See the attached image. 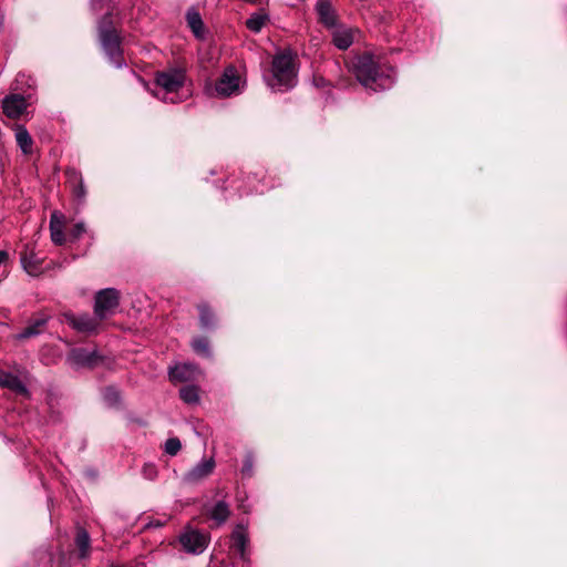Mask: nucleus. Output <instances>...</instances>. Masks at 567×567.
<instances>
[{
  "mask_svg": "<svg viewBox=\"0 0 567 567\" xmlns=\"http://www.w3.org/2000/svg\"><path fill=\"white\" fill-rule=\"evenodd\" d=\"M86 233V227H85V224L80 221V223H76L72 229L70 230L69 233V236H70V239L72 241H76L79 240L83 234Z\"/></svg>",
  "mask_w": 567,
  "mask_h": 567,
  "instance_id": "obj_32",
  "label": "nucleus"
},
{
  "mask_svg": "<svg viewBox=\"0 0 567 567\" xmlns=\"http://www.w3.org/2000/svg\"><path fill=\"white\" fill-rule=\"evenodd\" d=\"M199 324L202 329H212L215 327L216 318L212 307L207 302L197 305Z\"/></svg>",
  "mask_w": 567,
  "mask_h": 567,
  "instance_id": "obj_21",
  "label": "nucleus"
},
{
  "mask_svg": "<svg viewBox=\"0 0 567 567\" xmlns=\"http://www.w3.org/2000/svg\"><path fill=\"white\" fill-rule=\"evenodd\" d=\"M75 545L79 549V557L86 558L90 555L91 538L84 528H79L75 536Z\"/></svg>",
  "mask_w": 567,
  "mask_h": 567,
  "instance_id": "obj_23",
  "label": "nucleus"
},
{
  "mask_svg": "<svg viewBox=\"0 0 567 567\" xmlns=\"http://www.w3.org/2000/svg\"><path fill=\"white\" fill-rule=\"evenodd\" d=\"M353 71L358 81L372 91L390 89L393 85V69L381 65L374 58L364 53L353 62Z\"/></svg>",
  "mask_w": 567,
  "mask_h": 567,
  "instance_id": "obj_1",
  "label": "nucleus"
},
{
  "mask_svg": "<svg viewBox=\"0 0 567 567\" xmlns=\"http://www.w3.org/2000/svg\"><path fill=\"white\" fill-rule=\"evenodd\" d=\"M313 84L320 89H324V87L329 86L328 81L323 76H315Z\"/></svg>",
  "mask_w": 567,
  "mask_h": 567,
  "instance_id": "obj_34",
  "label": "nucleus"
},
{
  "mask_svg": "<svg viewBox=\"0 0 567 567\" xmlns=\"http://www.w3.org/2000/svg\"><path fill=\"white\" fill-rule=\"evenodd\" d=\"M182 449V443L177 437H171L165 442V452L168 455H176Z\"/></svg>",
  "mask_w": 567,
  "mask_h": 567,
  "instance_id": "obj_31",
  "label": "nucleus"
},
{
  "mask_svg": "<svg viewBox=\"0 0 567 567\" xmlns=\"http://www.w3.org/2000/svg\"><path fill=\"white\" fill-rule=\"evenodd\" d=\"M0 386L9 389L18 394L28 393V389L20 378L6 371H0Z\"/></svg>",
  "mask_w": 567,
  "mask_h": 567,
  "instance_id": "obj_17",
  "label": "nucleus"
},
{
  "mask_svg": "<svg viewBox=\"0 0 567 567\" xmlns=\"http://www.w3.org/2000/svg\"><path fill=\"white\" fill-rule=\"evenodd\" d=\"M268 21V16L264 12H256L250 16L249 19L246 21V27L255 32L258 33L265 25V23Z\"/></svg>",
  "mask_w": 567,
  "mask_h": 567,
  "instance_id": "obj_28",
  "label": "nucleus"
},
{
  "mask_svg": "<svg viewBox=\"0 0 567 567\" xmlns=\"http://www.w3.org/2000/svg\"><path fill=\"white\" fill-rule=\"evenodd\" d=\"M143 472L145 474L146 477L148 478H153V476L155 475L156 473V468L154 465H151V464H146L143 468Z\"/></svg>",
  "mask_w": 567,
  "mask_h": 567,
  "instance_id": "obj_35",
  "label": "nucleus"
},
{
  "mask_svg": "<svg viewBox=\"0 0 567 567\" xmlns=\"http://www.w3.org/2000/svg\"><path fill=\"white\" fill-rule=\"evenodd\" d=\"M207 514L217 526H220L225 524L230 516L229 504L225 499H220L207 509Z\"/></svg>",
  "mask_w": 567,
  "mask_h": 567,
  "instance_id": "obj_18",
  "label": "nucleus"
},
{
  "mask_svg": "<svg viewBox=\"0 0 567 567\" xmlns=\"http://www.w3.org/2000/svg\"><path fill=\"white\" fill-rule=\"evenodd\" d=\"M20 260L23 269L31 276H38L42 272L43 258L38 256L33 247L25 246L20 252Z\"/></svg>",
  "mask_w": 567,
  "mask_h": 567,
  "instance_id": "obj_12",
  "label": "nucleus"
},
{
  "mask_svg": "<svg viewBox=\"0 0 567 567\" xmlns=\"http://www.w3.org/2000/svg\"><path fill=\"white\" fill-rule=\"evenodd\" d=\"M64 225L65 216L61 212L54 210L50 217V235L51 240L58 246L65 243Z\"/></svg>",
  "mask_w": 567,
  "mask_h": 567,
  "instance_id": "obj_15",
  "label": "nucleus"
},
{
  "mask_svg": "<svg viewBox=\"0 0 567 567\" xmlns=\"http://www.w3.org/2000/svg\"><path fill=\"white\" fill-rule=\"evenodd\" d=\"M252 466H254L252 456L248 454L245 457V461H244V464H243V468H241L243 474L244 475H251Z\"/></svg>",
  "mask_w": 567,
  "mask_h": 567,
  "instance_id": "obj_33",
  "label": "nucleus"
},
{
  "mask_svg": "<svg viewBox=\"0 0 567 567\" xmlns=\"http://www.w3.org/2000/svg\"><path fill=\"white\" fill-rule=\"evenodd\" d=\"M8 258V252L6 250H0V265L3 264Z\"/></svg>",
  "mask_w": 567,
  "mask_h": 567,
  "instance_id": "obj_36",
  "label": "nucleus"
},
{
  "mask_svg": "<svg viewBox=\"0 0 567 567\" xmlns=\"http://www.w3.org/2000/svg\"><path fill=\"white\" fill-rule=\"evenodd\" d=\"M241 76L234 65H228L224 69L221 75L212 89V95L220 97H229L234 94L240 93Z\"/></svg>",
  "mask_w": 567,
  "mask_h": 567,
  "instance_id": "obj_4",
  "label": "nucleus"
},
{
  "mask_svg": "<svg viewBox=\"0 0 567 567\" xmlns=\"http://www.w3.org/2000/svg\"><path fill=\"white\" fill-rule=\"evenodd\" d=\"M215 468V461L213 457L203 460L190 468L183 476V482L186 484H197L208 477Z\"/></svg>",
  "mask_w": 567,
  "mask_h": 567,
  "instance_id": "obj_10",
  "label": "nucleus"
},
{
  "mask_svg": "<svg viewBox=\"0 0 567 567\" xmlns=\"http://www.w3.org/2000/svg\"><path fill=\"white\" fill-rule=\"evenodd\" d=\"M192 348L197 354L204 357L210 355L209 341L205 337H196L195 339H193Z\"/></svg>",
  "mask_w": 567,
  "mask_h": 567,
  "instance_id": "obj_29",
  "label": "nucleus"
},
{
  "mask_svg": "<svg viewBox=\"0 0 567 567\" xmlns=\"http://www.w3.org/2000/svg\"><path fill=\"white\" fill-rule=\"evenodd\" d=\"M186 21L194 35L197 39H204V22L199 12L195 9H189L186 13Z\"/></svg>",
  "mask_w": 567,
  "mask_h": 567,
  "instance_id": "obj_20",
  "label": "nucleus"
},
{
  "mask_svg": "<svg viewBox=\"0 0 567 567\" xmlns=\"http://www.w3.org/2000/svg\"><path fill=\"white\" fill-rule=\"evenodd\" d=\"M68 360L73 368H93L99 360V355L95 351H89L83 348L73 349Z\"/></svg>",
  "mask_w": 567,
  "mask_h": 567,
  "instance_id": "obj_13",
  "label": "nucleus"
},
{
  "mask_svg": "<svg viewBox=\"0 0 567 567\" xmlns=\"http://www.w3.org/2000/svg\"><path fill=\"white\" fill-rule=\"evenodd\" d=\"M156 84L165 91V94L177 93L185 83V72L181 69H171L158 72L155 78Z\"/></svg>",
  "mask_w": 567,
  "mask_h": 567,
  "instance_id": "obj_6",
  "label": "nucleus"
},
{
  "mask_svg": "<svg viewBox=\"0 0 567 567\" xmlns=\"http://www.w3.org/2000/svg\"><path fill=\"white\" fill-rule=\"evenodd\" d=\"M99 33L101 45L110 61L116 68H122L125 64V61L121 48V38L112 24L110 14H106L101 21Z\"/></svg>",
  "mask_w": 567,
  "mask_h": 567,
  "instance_id": "obj_3",
  "label": "nucleus"
},
{
  "mask_svg": "<svg viewBox=\"0 0 567 567\" xmlns=\"http://www.w3.org/2000/svg\"><path fill=\"white\" fill-rule=\"evenodd\" d=\"M246 2H249V3H257L259 0H245Z\"/></svg>",
  "mask_w": 567,
  "mask_h": 567,
  "instance_id": "obj_38",
  "label": "nucleus"
},
{
  "mask_svg": "<svg viewBox=\"0 0 567 567\" xmlns=\"http://www.w3.org/2000/svg\"><path fill=\"white\" fill-rule=\"evenodd\" d=\"M103 399L110 406H115L121 401L120 391L114 386H107L103 391Z\"/></svg>",
  "mask_w": 567,
  "mask_h": 567,
  "instance_id": "obj_30",
  "label": "nucleus"
},
{
  "mask_svg": "<svg viewBox=\"0 0 567 567\" xmlns=\"http://www.w3.org/2000/svg\"><path fill=\"white\" fill-rule=\"evenodd\" d=\"M179 542L187 553L198 555L206 549L208 537L198 530H187L181 535Z\"/></svg>",
  "mask_w": 567,
  "mask_h": 567,
  "instance_id": "obj_9",
  "label": "nucleus"
},
{
  "mask_svg": "<svg viewBox=\"0 0 567 567\" xmlns=\"http://www.w3.org/2000/svg\"><path fill=\"white\" fill-rule=\"evenodd\" d=\"M318 20L327 28H332L337 24V14L330 0H318L316 4Z\"/></svg>",
  "mask_w": 567,
  "mask_h": 567,
  "instance_id": "obj_16",
  "label": "nucleus"
},
{
  "mask_svg": "<svg viewBox=\"0 0 567 567\" xmlns=\"http://www.w3.org/2000/svg\"><path fill=\"white\" fill-rule=\"evenodd\" d=\"M332 42L338 49L347 50L353 43V31L351 29L334 31Z\"/></svg>",
  "mask_w": 567,
  "mask_h": 567,
  "instance_id": "obj_24",
  "label": "nucleus"
},
{
  "mask_svg": "<svg viewBox=\"0 0 567 567\" xmlns=\"http://www.w3.org/2000/svg\"><path fill=\"white\" fill-rule=\"evenodd\" d=\"M63 317L65 322L74 330L84 333L96 332L102 321L97 319V317H92L89 313L74 315L72 312H66Z\"/></svg>",
  "mask_w": 567,
  "mask_h": 567,
  "instance_id": "obj_7",
  "label": "nucleus"
},
{
  "mask_svg": "<svg viewBox=\"0 0 567 567\" xmlns=\"http://www.w3.org/2000/svg\"><path fill=\"white\" fill-rule=\"evenodd\" d=\"M166 101H169L172 103H175L176 101L174 100V97H164Z\"/></svg>",
  "mask_w": 567,
  "mask_h": 567,
  "instance_id": "obj_37",
  "label": "nucleus"
},
{
  "mask_svg": "<svg viewBox=\"0 0 567 567\" xmlns=\"http://www.w3.org/2000/svg\"><path fill=\"white\" fill-rule=\"evenodd\" d=\"M179 396L186 404H196L199 402V389L189 384L181 388Z\"/></svg>",
  "mask_w": 567,
  "mask_h": 567,
  "instance_id": "obj_25",
  "label": "nucleus"
},
{
  "mask_svg": "<svg viewBox=\"0 0 567 567\" xmlns=\"http://www.w3.org/2000/svg\"><path fill=\"white\" fill-rule=\"evenodd\" d=\"M14 135L18 146L24 155H30L32 153L33 140L22 124L14 125Z\"/></svg>",
  "mask_w": 567,
  "mask_h": 567,
  "instance_id": "obj_19",
  "label": "nucleus"
},
{
  "mask_svg": "<svg viewBox=\"0 0 567 567\" xmlns=\"http://www.w3.org/2000/svg\"><path fill=\"white\" fill-rule=\"evenodd\" d=\"M297 75L296 55L290 50H284L272 58L267 84L274 91H288L297 84Z\"/></svg>",
  "mask_w": 567,
  "mask_h": 567,
  "instance_id": "obj_2",
  "label": "nucleus"
},
{
  "mask_svg": "<svg viewBox=\"0 0 567 567\" xmlns=\"http://www.w3.org/2000/svg\"><path fill=\"white\" fill-rule=\"evenodd\" d=\"M1 107L3 114L11 118H20L28 109L27 99L19 93H11L6 95L1 101Z\"/></svg>",
  "mask_w": 567,
  "mask_h": 567,
  "instance_id": "obj_8",
  "label": "nucleus"
},
{
  "mask_svg": "<svg viewBox=\"0 0 567 567\" xmlns=\"http://www.w3.org/2000/svg\"><path fill=\"white\" fill-rule=\"evenodd\" d=\"M231 540L235 546V548L244 557L245 555V547L247 544V535L245 532V528L240 525H238L235 530L231 534Z\"/></svg>",
  "mask_w": 567,
  "mask_h": 567,
  "instance_id": "obj_27",
  "label": "nucleus"
},
{
  "mask_svg": "<svg viewBox=\"0 0 567 567\" xmlns=\"http://www.w3.org/2000/svg\"><path fill=\"white\" fill-rule=\"evenodd\" d=\"M200 370L195 363H178L169 368L168 375L172 382H188L195 380Z\"/></svg>",
  "mask_w": 567,
  "mask_h": 567,
  "instance_id": "obj_11",
  "label": "nucleus"
},
{
  "mask_svg": "<svg viewBox=\"0 0 567 567\" xmlns=\"http://www.w3.org/2000/svg\"><path fill=\"white\" fill-rule=\"evenodd\" d=\"M66 183L70 185L72 195L79 204H83L86 197V189L84 186L82 174L75 168H68L65 171Z\"/></svg>",
  "mask_w": 567,
  "mask_h": 567,
  "instance_id": "obj_14",
  "label": "nucleus"
},
{
  "mask_svg": "<svg viewBox=\"0 0 567 567\" xmlns=\"http://www.w3.org/2000/svg\"><path fill=\"white\" fill-rule=\"evenodd\" d=\"M247 181L243 182L239 186H236V188L239 192V196L248 195L255 192H259L258 183L260 182L259 178H257V174L248 175L246 177Z\"/></svg>",
  "mask_w": 567,
  "mask_h": 567,
  "instance_id": "obj_26",
  "label": "nucleus"
},
{
  "mask_svg": "<svg viewBox=\"0 0 567 567\" xmlns=\"http://www.w3.org/2000/svg\"><path fill=\"white\" fill-rule=\"evenodd\" d=\"M48 322V317H40L34 319L28 327H25L19 334L18 339H29L42 332L43 327Z\"/></svg>",
  "mask_w": 567,
  "mask_h": 567,
  "instance_id": "obj_22",
  "label": "nucleus"
},
{
  "mask_svg": "<svg viewBox=\"0 0 567 567\" xmlns=\"http://www.w3.org/2000/svg\"><path fill=\"white\" fill-rule=\"evenodd\" d=\"M120 306V292L115 288H105L96 292L94 298V316L100 320L115 313Z\"/></svg>",
  "mask_w": 567,
  "mask_h": 567,
  "instance_id": "obj_5",
  "label": "nucleus"
}]
</instances>
